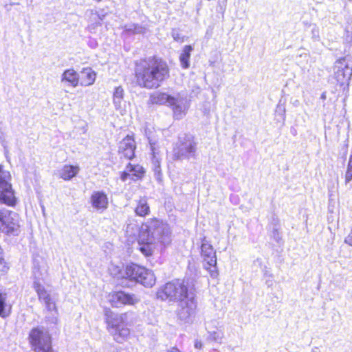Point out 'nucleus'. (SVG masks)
I'll return each mask as SVG.
<instances>
[{"mask_svg": "<svg viewBox=\"0 0 352 352\" xmlns=\"http://www.w3.org/2000/svg\"><path fill=\"white\" fill-rule=\"evenodd\" d=\"M171 241L168 224L156 219H151L141 226L138 249L146 256L153 254L155 250L162 249Z\"/></svg>", "mask_w": 352, "mask_h": 352, "instance_id": "obj_1", "label": "nucleus"}, {"mask_svg": "<svg viewBox=\"0 0 352 352\" xmlns=\"http://www.w3.org/2000/svg\"><path fill=\"white\" fill-rule=\"evenodd\" d=\"M136 82L141 87L154 89L169 76V68L162 58L150 57L136 62L135 67Z\"/></svg>", "mask_w": 352, "mask_h": 352, "instance_id": "obj_2", "label": "nucleus"}, {"mask_svg": "<svg viewBox=\"0 0 352 352\" xmlns=\"http://www.w3.org/2000/svg\"><path fill=\"white\" fill-rule=\"evenodd\" d=\"M153 104H166L170 107L176 120L182 119L190 107V100L184 93L170 95L166 93H155L151 96Z\"/></svg>", "mask_w": 352, "mask_h": 352, "instance_id": "obj_3", "label": "nucleus"}, {"mask_svg": "<svg viewBox=\"0 0 352 352\" xmlns=\"http://www.w3.org/2000/svg\"><path fill=\"white\" fill-rule=\"evenodd\" d=\"M192 295L188 287L181 279H174L161 286L156 292V297L162 301L177 302Z\"/></svg>", "mask_w": 352, "mask_h": 352, "instance_id": "obj_4", "label": "nucleus"}, {"mask_svg": "<svg viewBox=\"0 0 352 352\" xmlns=\"http://www.w3.org/2000/svg\"><path fill=\"white\" fill-rule=\"evenodd\" d=\"M105 316L108 330L113 339L118 343L125 341L130 334L126 323L127 314L126 313L118 314L107 311Z\"/></svg>", "mask_w": 352, "mask_h": 352, "instance_id": "obj_5", "label": "nucleus"}, {"mask_svg": "<svg viewBox=\"0 0 352 352\" xmlns=\"http://www.w3.org/2000/svg\"><path fill=\"white\" fill-rule=\"evenodd\" d=\"M122 277L140 283L147 287H153L156 281L153 271L136 264L126 265Z\"/></svg>", "mask_w": 352, "mask_h": 352, "instance_id": "obj_6", "label": "nucleus"}, {"mask_svg": "<svg viewBox=\"0 0 352 352\" xmlns=\"http://www.w3.org/2000/svg\"><path fill=\"white\" fill-rule=\"evenodd\" d=\"M30 344L34 352H54L51 337L43 327L33 328L28 336Z\"/></svg>", "mask_w": 352, "mask_h": 352, "instance_id": "obj_7", "label": "nucleus"}, {"mask_svg": "<svg viewBox=\"0 0 352 352\" xmlns=\"http://www.w3.org/2000/svg\"><path fill=\"white\" fill-rule=\"evenodd\" d=\"M197 151V142L190 134H184L179 137V142L173 150V160H183L195 158Z\"/></svg>", "mask_w": 352, "mask_h": 352, "instance_id": "obj_8", "label": "nucleus"}, {"mask_svg": "<svg viewBox=\"0 0 352 352\" xmlns=\"http://www.w3.org/2000/svg\"><path fill=\"white\" fill-rule=\"evenodd\" d=\"M201 257L204 267L209 272L212 278H217L219 272L217 267L216 251L205 237L201 245Z\"/></svg>", "mask_w": 352, "mask_h": 352, "instance_id": "obj_9", "label": "nucleus"}, {"mask_svg": "<svg viewBox=\"0 0 352 352\" xmlns=\"http://www.w3.org/2000/svg\"><path fill=\"white\" fill-rule=\"evenodd\" d=\"M19 220L16 213L0 209V232L7 235L16 236L19 232Z\"/></svg>", "mask_w": 352, "mask_h": 352, "instance_id": "obj_10", "label": "nucleus"}, {"mask_svg": "<svg viewBox=\"0 0 352 352\" xmlns=\"http://www.w3.org/2000/svg\"><path fill=\"white\" fill-rule=\"evenodd\" d=\"M11 175L0 165V202L8 206H14L16 197L10 183Z\"/></svg>", "mask_w": 352, "mask_h": 352, "instance_id": "obj_11", "label": "nucleus"}, {"mask_svg": "<svg viewBox=\"0 0 352 352\" xmlns=\"http://www.w3.org/2000/svg\"><path fill=\"white\" fill-rule=\"evenodd\" d=\"M177 302V307L175 314L177 318L185 323L191 322L195 316L197 308V302L193 295Z\"/></svg>", "mask_w": 352, "mask_h": 352, "instance_id": "obj_12", "label": "nucleus"}, {"mask_svg": "<svg viewBox=\"0 0 352 352\" xmlns=\"http://www.w3.org/2000/svg\"><path fill=\"white\" fill-rule=\"evenodd\" d=\"M334 78L340 85L349 84L352 76V67L346 62L345 59L338 60L333 67Z\"/></svg>", "mask_w": 352, "mask_h": 352, "instance_id": "obj_13", "label": "nucleus"}, {"mask_svg": "<svg viewBox=\"0 0 352 352\" xmlns=\"http://www.w3.org/2000/svg\"><path fill=\"white\" fill-rule=\"evenodd\" d=\"M140 298L133 294L120 291L110 296L109 301L112 306L119 307L122 305H134L140 302Z\"/></svg>", "mask_w": 352, "mask_h": 352, "instance_id": "obj_14", "label": "nucleus"}, {"mask_svg": "<svg viewBox=\"0 0 352 352\" xmlns=\"http://www.w3.org/2000/svg\"><path fill=\"white\" fill-rule=\"evenodd\" d=\"M33 287L36 290L38 299L43 302L48 311H56L55 302L52 300L50 294L45 289V287L38 281L34 280Z\"/></svg>", "mask_w": 352, "mask_h": 352, "instance_id": "obj_15", "label": "nucleus"}, {"mask_svg": "<svg viewBox=\"0 0 352 352\" xmlns=\"http://www.w3.org/2000/svg\"><path fill=\"white\" fill-rule=\"evenodd\" d=\"M148 142L152 151V164L153 170L155 174V179L158 182L162 181V174L161 170V157L160 156L159 146L155 142H153L150 138H148Z\"/></svg>", "mask_w": 352, "mask_h": 352, "instance_id": "obj_16", "label": "nucleus"}, {"mask_svg": "<svg viewBox=\"0 0 352 352\" xmlns=\"http://www.w3.org/2000/svg\"><path fill=\"white\" fill-rule=\"evenodd\" d=\"M90 204L97 211H104L109 206L107 194L104 191H94L90 197Z\"/></svg>", "mask_w": 352, "mask_h": 352, "instance_id": "obj_17", "label": "nucleus"}, {"mask_svg": "<svg viewBox=\"0 0 352 352\" xmlns=\"http://www.w3.org/2000/svg\"><path fill=\"white\" fill-rule=\"evenodd\" d=\"M135 149V141L129 135L120 142L119 153L126 159L131 160L134 157Z\"/></svg>", "mask_w": 352, "mask_h": 352, "instance_id": "obj_18", "label": "nucleus"}, {"mask_svg": "<svg viewBox=\"0 0 352 352\" xmlns=\"http://www.w3.org/2000/svg\"><path fill=\"white\" fill-rule=\"evenodd\" d=\"M143 174L144 170L141 166L132 165L129 163L126 166L125 170L122 173L120 178L123 182L126 181L128 178L135 180L142 177Z\"/></svg>", "mask_w": 352, "mask_h": 352, "instance_id": "obj_19", "label": "nucleus"}, {"mask_svg": "<svg viewBox=\"0 0 352 352\" xmlns=\"http://www.w3.org/2000/svg\"><path fill=\"white\" fill-rule=\"evenodd\" d=\"M61 83L67 86L76 87L79 82V76L74 69L65 70L60 77Z\"/></svg>", "mask_w": 352, "mask_h": 352, "instance_id": "obj_20", "label": "nucleus"}, {"mask_svg": "<svg viewBox=\"0 0 352 352\" xmlns=\"http://www.w3.org/2000/svg\"><path fill=\"white\" fill-rule=\"evenodd\" d=\"M78 166L64 165L58 170V177L64 180H70L79 172Z\"/></svg>", "mask_w": 352, "mask_h": 352, "instance_id": "obj_21", "label": "nucleus"}, {"mask_svg": "<svg viewBox=\"0 0 352 352\" xmlns=\"http://www.w3.org/2000/svg\"><path fill=\"white\" fill-rule=\"evenodd\" d=\"M135 212L140 217H145L149 214L150 208L146 197H142L138 200Z\"/></svg>", "mask_w": 352, "mask_h": 352, "instance_id": "obj_22", "label": "nucleus"}, {"mask_svg": "<svg viewBox=\"0 0 352 352\" xmlns=\"http://www.w3.org/2000/svg\"><path fill=\"white\" fill-rule=\"evenodd\" d=\"M192 50L193 49L192 46L189 45H185L184 47L182 52L179 56V61L182 68L187 69L189 67L190 54Z\"/></svg>", "mask_w": 352, "mask_h": 352, "instance_id": "obj_23", "label": "nucleus"}, {"mask_svg": "<svg viewBox=\"0 0 352 352\" xmlns=\"http://www.w3.org/2000/svg\"><path fill=\"white\" fill-rule=\"evenodd\" d=\"M123 98V88L121 86L116 87L113 91V102L116 109L121 108Z\"/></svg>", "mask_w": 352, "mask_h": 352, "instance_id": "obj_24", "label": "nucleus"}, {"mask_svg": "<svg viewBox=\"0 0 352 352\" xmlns=\"http://www.w3.org/2000/svg\"><path fill=\"white\" fill-rule=\"evenodd\" d=\"M224 337V333L222 330L217 329L214 331H208L207 339L211 342H215L221 344L223 338Z\"/></svg>", "mask_w": 352, "mask_h": 352, "instance_id": "obj_25", "label": "nucleus"}, {"mask_svg": "<svg viewBox=\"0 0 352 352\" xmlns=\"http://www.w3.org/2000/svg\"><path fill=\"white\" fill-rule=\"evenodd\" d=\"M83 74L85 75L83 83L86 86L93 85L96 80V74L91 69H85Z\"/></svg>", "mask_w": 352, "mask_h": 352, "instance_id": "obj_26", "label": "nucleus"}, {"mask_svg": "<svg viewBox=\"0 0 352 352\" xmlns=\"http://www.w3.org/2000/svg\"><path fill=\"white\" fill-rule=\"evenodd\" d=\"M7 294L0 292V317L6 318L8 314L6 313Z\"/></svg>", "mask_w": 352, "mask_h": 352, "instance_id": "obj_27", "label": "nucleus"}, {"mask_svg": "<svg viewBox=\"0 0 352 352\" xmlns=\"http://www.w3.org/2000/svg\"><path fill=\"white\" fill-rule=\"evenodd\" d=\"M352 179V154L350 155L345 173V182L349 183Z\"/></svg>", "mask_w": 352, "mask_h": 352, "instance_id": "obj_28", "label": "nucleus"}, {"mask_svg": "<svg viewBox=\"0 0 352 352\" xmlns=\"http://www.w3.org/2000/svg\"><path fill=\"white\" fill-rule=\"evenodd\" d=\"M172 37L173 39L177 42H183L184 38L183 36L179 34L178 31H176L173 30L171 33Z\"/></svg>", "mask_w": 352, "mask_h": 352, "instance_id": "obj_29", "label": "nucleus"}, {"mask_svg": "<svg viewBox=\"0 0 352 352\" xmlns=\"http://www.w3.org/2000/svg\"><path fill=\"white\" fill-rule=\"evenodd\" d=\"M195 347L196 349H201V347H202L201 342L199 341V340H196L195 342Z\"/></svg>", "mask_w": 352, "mask_h": 352, "instance_id": "obj_30", "label": "nucleus"}, {"mask_svg": "<svg viewBox=\"0 0 352 352\" xmlns=\"http://www.w3.org/2000/svg\"><path fill=\"white\" fill-rule=\"evenodd\" d=\"M166 352H182L177 347H172L168 349Z\"/></svg>", "mask_w": 352, "mask_h": 352, "instance_id": "obj_31", "label": "nucleus"}, {"mask_svg": "<svg viewBox=\"0 0 352 352\" xmlns=\"http://www.w3.org/2000/svg\"><path fill=\"white\" fill-rule=\"evenodd\" d=\"M274 238L276 239V241H278L280 237L278 236V233H277L276 230L274 231Z\"/></svg>", "mask_w": 352, "mask_h": 352, "instance_id": "obj_32", "label": "nucleus"}, {"mask_svg": "<svg viewBox=\"0 0 352 352\" xmlns=\"http://www.w3.org/2000/svg\"><path fill=\"white\" fill-rule=\"evenodd\" d=\"M320 98L322 100H325L326 99V93L325 92L322 93Z\"/></svg>", "mask_w": 352, "mask_h": 352, "instance_id": "obj_33", "label": "nucleus"}, {"mask_svg": "<svg viewBox=\"0 0 352 352\" xmlns=\"http://www.w3.org/2000/svg\"><path fill=\"white\" fill-rule=\"evenodd\" d=\"M15 4H16L15 3H12L10 5L12 6V5H15Z\"/></svg>", "mask_w": 352, "mask_h": 352, "instance_id": "obj_34", "label": "nucleus"}, {"mask_svg": "<svg viewBox=\"0 0 352 352\" xmlns=\"http://www.w3.org/2000/svg\"><path fill=\"white\" fill-rule=\"evenodd\" d=\"M313 352H316V351H313Z\"/></svg>", "mask_w": 352, "mask_h": 352, "instance_id": "obj_35", "label": "nucleus"}]
</instances>
